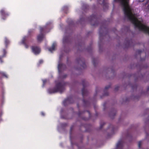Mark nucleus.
<instances>
[{
    "label": "nucleus",
    "instance_id": "nucleus-1",
    "mask_svg": "<svg viewBox=\"0 0 149 149\" xmlns=\"http://www.w3.org/2000/svg\"><path fill=\"white\" fill-rule=\"evenodd\" d=\"M64 90L63 84L62 83H59L56 85L54 89L49 90V92L50 93H54L57 92L61 93Z\"/></svg>",
    "mask_w": 149,
    "mask_h": 149
},
{
    "label": "nucleus",
    "instance_id": "nucleus-2",
    "mask_svg": "<svg viewBox=\"0 0 149 149\" xmlns=\"http://www.w3.org/2000/svg\"><path fill=\"white\" fill-rule=\"evenodd\" d=\"M32 50L35 54H38L40 52V49L37 47H32Z\"/></svg>",
    "mask_w": 149,
    "mask_h": 149
},
{
    "label": "nucleus",
    "instance_id": "nucleus-3",
    "mask_svg": "<svg viewBox=\"0 0 149 149\" xmlns=\"http://www.w3.org/2000/svg\"><path fill=\"white\" fill-rule=\"evenodd\" d=\"M56 46V44L55 43H54L52 45V47L49 49V50L52 52L53 51L55 50V48Z\"/></svg>",
    "mask_w": 149,
    "mask_h": 149
},
{
    "label": "nucleus",
    "instance_id": "nucleus-4",
    "mask_svg": "<svg viewBox=\"0 0 149 149\" xmlns=\"http://www.w3.org/2000/svg\"><path fill=\"white\" fill-rule=\"evenodd\" d=\"M43 35L42 34H40L37 36V39L38 41H41L43 39Z\"/></svg>",
    "mask_w": 149,
    "mask_h": 149
},
{
    "label": "nucleus",
    "instance_id": "nucleus-5",
    "mask_svg": "<svg viewBox=\"0 0 149 149\" xmlns=\"http://www.w3.org/2000/svg\"><path fill=\"white\" fill-rule=\"evenodd\" d=\"M99 3L100 4H103L104 0H98Z\"/></svg>",
    "mask_w": 149,
    "mask_h": 149
},
{
    "label": "nucleus",
    "instance_id": "nucleus-6",
    "mask_svg": "<svg viewBox=\"0 0 149 149\" xmlns=\"http://www.w3.org/2000/svg\"><path fill=\"white\" fill-rule=\"evenodd\" d=\"M141 141H139L138 143V146L139 148H141Z\"/></svg>",
    "mask_w": 149,
    "mask_h": 149
},
{
    "label": "nucleus",
    "instance_id": "nucleus-7",
    "mask_svg": "<svg viewBox=\"0 0 149 149\" xmlns=\"http://www.w3.org/2000/svg\"><path fill=\"white\" fill-rule=\"evenodd\" d=\"M139 2H143V1L144 0H137Z\"/></svg>",
    "mask_w": 149,
    "mask_h": 149
},
{
    "label": "nucleus",
    "instance_id": "nucleus-8",
    "mask_svg": "<svg viewBox=\"0 0 149 149\" xmlns=\"http://www.w3.org/2000/svg\"><path fill=\"white\" fill-rule=\"evenodd\" d=\"M43 30V29L42 28H40V30L41 31H42Z\"/></svg>",
    "mask_w": 149,
    "mask_h": 149
},
{
    "label": "nucleus",
    "instance_id": "nucleus-9",
    "mask_svg": "<svg viewBox=\"0 0 149 149\" xmlns=\"http://www.w3.org/2000/svg\"><path fill=\"white\" fill-rule=\"evenodd\" d=\"M148 9L149 10V4L147 6Z\"/></svg>",
    "mask_w": 149,
    "mask_h": 149
},
{
    "label": "nucleus",
    "instance_id": "nucleus-10",
    "mask_svg": "<svg viewBox=\"0 0 149 149\" xmlns=\"http://www.w3.org/2000/svg\"><path fill=\"white\" fill-rule=\"evenodd\" d=\"M40 62V63H42V61H41V60H40V62Z\"/></svg>",
    "mask_w": 149,
    "mask_h": 149
},
{
    "label": "nucleus",
    "instance_id": "nucleus-11",
    "mask_svg": "<svg viewBox=\"0 0 149 149\" xmlns=\"http://www.w3.org/2000/svg\"><path fill=\"white\" fill-rule=\"evenodd\" d=\"M45 82H46V81H43V82H44V83H45Z\"/></svg>",
    "mask_w": 149,
    "mask_h": 149
},
{
    "label": "nucleus",
    "instance_id": "nucleus-12",
    "mask_svg": "<svg viewBox=\"0 0 149 149\" xmlns=\"http://www.w3.org/2000/svg\"><path fill=\"white\" fill-rule=\"evenodd\" d=\"M3 12V10H2L1 11V12Z\"/></svg>",
    "mask_w": 149,
    "mask_h": 149
},
{
    "label": "nucleus",
    "instance_id": "nucleus-13",
    "mask_svg": "<svg viewBox=\"0 0 149 149\" xmlns=\"http://www.w3.org/2000/svg\"><path fill=\"white\" fill-rule=\"evenodd\" d=\"M42 115H44V114L43 113H42Z\"/></svg>",
    "mask_w": 149,
    "mask_h": 149
},
{
    "label": "nucleus",
    "instance_id": "nucleus-14",
    "mask_svg": "<svg viewBox=\"0 0 149 149\" xmlns=\"http://www.w3.org/2000/svg\"><path fill=\"white\" fill-rule=\"evenodd\" d=\"M83 95H84V93H83Z\"/></svg>",
    "mask_w": 149,
    "mask_h": 149
}]
</instances>
